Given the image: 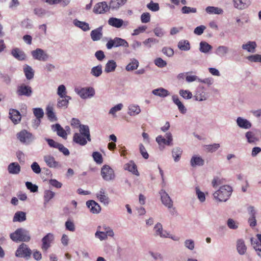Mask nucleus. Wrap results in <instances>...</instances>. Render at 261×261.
<instances>
[{
    "mask_svg": "<svg viewBox=\"0 0 261 261\" xmlns=\"http://www.w3.org/2000/svg\"><path fill=\"white\" fill-rule=\"evenodd\" d=\"M10 238L15 242H28L31 240L29 231L23 228H17L14 232L10 234Z\"/></svg>",
    "mask_w": 261,
    "mask_h": 261,
    "instance_id": "f257e3e1",
    "label": "nucleus"
},
{
    "mask_svg": "<svg viewBox=\"0 0 261 261\" xmlns=\"http://www.w3.org/2000/svg\"><path fill=\"white\" fill-rule=\"evenodd\" d=\"M232 191V188L228 185L221 186L216 191L213 196L215 199L219 201H226L230 196Z\"/></svg>",
    "mask_w": 261,
    "mask_h": 261,
    "instance_id": "f03ea898",
    "label": "nucleus"
},
{
    "mask_svg": "<svg viewBox=\"0 0 261 261\" xmlns=\"http://www.w3.org/2000/svg\"><path fill=\"white\" fill-rule=\"evenodd\" d=\"M75 92L82 99H87L93 97L95 94L94 89L91 87H86L84 88H76Z\"/></svg>",
    "mask_w": 261,
    "mask_h": 261,
    "instance_id": "7ed1b4c3",
    "label": "nucleus"
},
{
    "mask_svg": "<svg viewBox=\"0 0 261 261\" xmlns=\"http://www.w3.org/2000/svg\"><path fill=\"white\" fill-rule=\"evenodd\" d=\"M128 42L125 39L119 37H115L114 39H110L106 44L107 48L108 49H110L113 47H118L122 46L124 47H128Z\"/></svg>",
    "mask_w": 261,
    "mask_h": 261,
    "instance_id": "20e7f679",
    "label": "nucleus"
},
{
    "mask_svg": "<svg viewBox=\"0 0 261 261\" xmlns=\"http://www.w3.org/2000/svg\"><path fill=\"white\" fill-rule=\"evenodd\" d=\"M32 254L31 250L29 248L28 245L24 243H22L15 252V255L18 257L24 258L28 259L30 258Z\"/></svg>",
    "mask_w": 261,
    "mask_h": 261,
    "instance_id": "39448f33",
    "label": "nucleus"
},
{
    "mask_svg": "<svg viewBox=\"0 0 261 261\" xmlns=\"http://www.w3.org/2000/svg\"><path fill=\"white\" fill-rule=\"evenodd\" d=\"M101 175L106 181H110L115 177L114 171L109 165H103L101 169Z\"/></svg>",
    "mask_w": 261,
    "mask_h": 261,
    "instance_id": "423d86ee",
    "label": "nucleus"
},
{
    "mask_svg": "<svg viewBox=\"0 0 261 261\" xmlns=\"http://www.w3.org/2000/svg\"><path fill=\"white\" fill-rule=\"evenodd\" d=\"M156 141L160 146V149H163L164 147L162 146V145H166L167 146L172 145L173 138L171 133L168 132L165 134V138L161 135L158 136L156 138Z\"/></svg>",
    "mask_w": 261,
    "mask_h": 261,
    "instance_id": "0eeeda50",
    "label": "nucleus"
},
{
    "mask_svg": "<svg viewBox=\"0 0 261 261\" xmlns=\"http://www.w3.org/2000/svg\"><path fill=\"white\" fill-rule=\"evenodd\" d=\"M16 93L18 96L29 97L33 94V90L31 86L21 84L17 86Z\"/></svg>",
    "mask_w": 261,
    "mask_h": 261,
    "instance_id": "6e6552de",
    "label": "nucleus"
},
{
    "mask_svg": "<svg viewBox=\"0 0 261 261\" xmlns=\"http://www.w3.org/2000/svg\"><path fill=\"white\" fill-rule=\"evenodd\" d=\"M31 55L35 60L46 61L49 58V55L42 49L37 48L31 51Z\"/></svg>",
    "mask_w": 261,
    "mask_h": 261,
    "instance_id": "1a4fd4ad",
    "label": "nucleus"
},
{
    "mask_svg": "<svg viewBox=\"0 0 261 261\" xmlns=\"http://www.w3.org/2000/svg\"><path fill=\"white\" fill-rule=\"evenodd\" d=\"M17 136L21 142L26 144L30 143L34 140L32 134L26 130L20 132L17 134Z\"/></svg>",
    "mask_w": 261,
    "mask_h": 261,
    "instance_id": "9d476101",
    "label": "nucleus"
},
{
    "mask_svg": "<svg viewBox=\"0 0 261 261\" xmlns=\"http://www.w3.org/2000/svg\"><path fill=\"white\" fill-rule=\"evenodd\" d=\"M55 239L54 235L51 233H48L42 239L41 248L44 251H46L50 247L51 243Z\"/></svg>",
    "mask_w": 261,
    "mask_h": 261,
    "instance_id": "9b49d317",
    "label": "nucleus"
},
{
    "mask_svg": "<svg viewBox=\"0 0 261 261\" xmlns=\"http://www.w3.org/2000/svg\"><path fill=\"white\" fill-rule=\"evenodd\" d=\"M162 203L168 208L173 206V201L167 193L163 189L160 192Z\"/></svg>",
    "mask_w": 261,
    "mask_h": 261,
    "instance_id": "f8f14e48",
    "label": "nucleus"
},
{
    "mask_svg": "<svg viewBox=\"0 0 261 261\" xmlns=\"http://www.w3.org/2000/svg\"><path fill=\"white\" fill-rule=\"evenodd\" d=\"M110 8L106 2L96 4L93 8V12L96 14H101L107 12Z\"/></svg>",
    "mask_w": 261,
    "mask_h": 261,
    "instance_id": "ddd939ff",
    "label": "nucleus"
},
{
    "mask_svg": "<svg viewBox=\"0 0 261 261\" xmlns=\"http://www.w3.org/2000/svg\"><path fill=\"white\" fill-rule=\"evenodd\" d=\"M51 129L53 132H56L57 135L64 139L67 138V133L66 130L59 123L51 125Z\"/></svg>",
    "mask_w": 261,
    "mask_h": 261,
    "instance_id": "4468645a",
    "label": "nucleus"
},
{
    "mask_svg": "<svg viewBox=\"0 0 261 261\" xmlns=\"http://www.w3.org/2000/svg\"><path fill=\"white\" fill-rule=\"evenodd\" d=\"M86 205L93 214H98L101 211V207L94 200H90L86 202Z\"/></svg>",
    "mask_w": 261,
    "mask_h": 261,
    "instance_id": "2eb2a0df",
    "label": "nucleus"
},
{
    "mask_svg": "<svg viewBox=\"0 0 261 261\" xmlns=\"http://www.w3.org/2000/svg\"><path fill=\"white\" fill-rule=\"evenodd\" d=\"M96 197L99 201L105 205H108L110 203V199L108 194L106 193L103 189H100L99 191L97 193Z\"/></svg>",
    "mask_w": 261,
    "mask_h": 261,
    "instance_id": "dca6fc26",
    "label": "nucleus"
},
{
    "mask_svg": "<svg viewBox=\"0 0 261 261\" xmlns=\"http://www.w3.org/2000/svg\"><path fill=\"white\" fill-rule=\"evenodd\" d=\"M43 160L50 168H55L60 166L59 162L55 160V158L51 155H46L43 156Z\"/></svg>",
    "mask_w": 261,
    "mask_h": 261,
    "instance_id": "f3484780",
    "label": "nucleus"
},
{
    "mask_svg": "<svg viewBox=\"0 0 261 261\" xmlns=\"http://www.w3.org/2000/svg\"><path fill=\"white\" fill-rule=\"evenodd\" d=\"M9 118L15 124H16L20 121L21 116L18 110L11 109L9 111Z\"/></svg>",
    "mask_w": 261,
    "mask_h": 261,
    "instance_id": "a211bd4d",
    "label": "nucleus"
},
{
    "mask_svg": "<svg viewBox=\"0 0 261 261\" xmlns=\"http://www.w3.org/2000/svg\"><path fill=\"white\" fill-rule=\"evenodd\" d=\"M234 7L239 10L247 8L251 4L250 0H233Z\"/></svg>",
    "mask_w": 261,
    "mask_h": 261,
    "instance_id": "6ab92c4d",
    "label": "nucleus"
},
{
    "mask_svg": "<svg viewBox=\"0 0 261 261\" xmlns=\"http://www.w3.org/2000/svg\"><path fill=\"white\" fill-rule=\"evenodd\" d=\"M153 230L155 231L154 236H159L163 238H167L168 232L166 230H163L161 223L159 222L156 223L153 228Z\"/></svg>",
    "mask_w": 261,
    "mask_h": 261,
    "instance_id": "aec40b11",
    "label": "nucleus"
},
{
    "mask_svg": "<svg viewBox=\"0 0 261 261\" xmlns=\"http://www.w3.org/2000/svg\"><path fill=\"white\" fill-rule=\"evenodd\" d=\"M248 211L250 217L248 219V223L250 227H253L256 225V220L255 218L256 211L253 206H250L248 207Z\"/></svg>",
    "mask_w": 261,
    "mask_h": 261,
    "instance_id": "412c9836",
    "label": "nucleus"
},
{
    "mask_svg": "<svg viewBox=\"0 0 261 261\" xmlns=\"http://www.w3.org/2000/svg\"><path fill=\"white\" fill-rule=\"evenodd\" d=\"M237 125L241 128L249 129L252 126L251 123L246 119L239 117L236 120Z\"/></svg>",
    "mask_w": 261,
    "mask_h": 261,
    "instance_id": "4be33fe9",
    "label": "nucleus"
},
{
    "mask_svg": "<svg viewBox=\"0 0 261 261\" xmlns=\"http://www.w3.org/2000/svg\"><path fill=\"white\" fill-rule=\"evenodd\" d=\"M73 141L76 144L84 146L87 143L88 140L82 134L76 133L73 135Z\"/></svg>",
    "mask_w": 261,
    "mask_h": 261,
    "instance_id": "5701e85b",
    "label": "nucleus"
},
{
    "mask_svg": "<svg viewBox=\"0 0 261 261\" xmlns=\"http://www.w3.org/2000/svg\"><path fill=\"white\" fill-rule=\"evenodd\" d=\"M204 164V161L202 158L198 155H194L190 160V165L192 167H195L197 166H202Z\"/></svg>",
    "mask_w": 261,
    "mask_h": 261,
    "instance_id": "b1692460",
    "label": "nucleus"
},
{
    "mask_svg": "<svg viewBox=\"0 0 261 261\" xmlns=\"http://www.w3.org/2000/svg\"><path fill=\"white\" fill-rule=\"evenodd\" d=\"M91 37L93 41L99 40L102 36V27H100L91 32Z\"/></svg>",
    "mask_w": 261,
    "mask_h": 261,
    "instance_id": "393cba45",
    "label": "nucleus"
},
{
    "mask_svg": "<svg viewBox=\"0 0 261 261\" xmlns=\"http://www.w3.org/2000/svg\"><path fill=\"white\" fill-rule=\"evenodd\" d=\"M194 97L196 100L200 101L205 100L207 99V96L204 91V88L199 87L196 92Z\"/></svg>",
    "mask_w": 261,
    "mask_h": 261,
    "instance_id": "a878e982",
    "label": "nucleus"
},
{
    "mask_svg": "<svg viewBox=\"0 0 261 261\" xmlns=\"http://www.w3.org/2000/svg\"><path fill=\"white\" fill-rule=\"evenodd\" d=\"M21 167L19 164L16 162L10 163L8 167V171L9 173L13 174H17L20 171Z\"/></svg>",
    "mask_w": 261,
    "mask_h": 261,
    "instance_id": "bb28decb",
    "label": "nucleus"
},
{
    "mask_svg": "<svg viewBox=\"0 0 261 261\" xmlns=\"http://www.w3.org/2000/svg\"><path fill=\"white\" fill-rule=\"evenodd\" d=\"M228 47L225 45H220L215 50V54L221 58L225 57L229 52Z\"/></svg>",
    "mask_w": 261,
    "mask_h": 261,
    "instance_id": "cd10ccee",
    "label": "nucleus"
},
{
    "mask_svg": "<svg viewBox=\"0 0 261 261\" xmlns=\"http://www.w3.org/2000/svg\"><path fill=\"white\" fill-rule=\"evenodd\" d=\"M80 132L84 137L86 138L87 140L90 142L91 141L89 127L86 125H80Z\"/></svg>",
    "mask_w": 261,
    "mask_h": 261,
    "instance_id": "c85d7f7f",
    "label": "nucleus"
},
{
    "mask_svg": "<svg viewBox=\"0 0 261 261\" xmlns=\"http://www.w3.org/2000/svg\"><path fill=\"white\" fill-rule=\"evenodd\" d=\"M127 0H111L109 3V8L112 10H118L123 6Z\"/></svg>",
    "mask_w": 261,
    "mask_h": 261,
    "instance_id": "c756f323",
    "label": "nucleus"
},
{
    "mask_svg": "<svg viewBox=\"0 0 261 261\" xmlns=\"http://www.w3.org/2000/svg\"><path fill=\"white\" fill-rule=\"evenodd\" d=\"M140 107L137 105L132 104L128 107L127 114L131 116L138 115L141 112Z\"/></svg>",
    "mask_w": 261,
    "mask_h": 261,
    "instance_id": "7c9ffc66",
    "label": "nucleus"
},
{
    "mask_svg": "<svg viewBox=\"0 0 261 261\" xmlns=\"http://www.w3.org/2000/svg\"><path fill=\"white\" fill-rule=\"evenodd\" d=\"M11 54L18 60H24L26 58L25 53L18 48L13 49L11 51Z\"/></svg>",
    "mask_w": 261,
    "mask_h": 261,
    "instance_id": "2f4dec72",
    "label": "nucleus"
},
{
    "mask_svg": "<svg viewBox=\"0 0 261 261\" xmlns=\"http://www.w3.org/2000/svg\"><path fill=\"white\" fill-rule=\"evenodd\" d=\"M172 98L173 102L177 106L179 112L182 114H185L187 112V109L180 101L178 96L174 95L172 96Z\"/></svg>",
    "mask_w": 261,
    "mask_h": 261,
    "instance_id": "473e14b6",
    "label": "nucleus"
},
{
    "mask_svg": "<svg viewBox=\"0 0 261 261\" xmlns=\"http://www.w3.org/2000/svg\"><path fill=\"white\" fill-rule=\"evenodd\" d=\"M71 98V97L69 96H64L63 98L60 97L58 99L57 107L60 108H67L69 103V100Z\"/></svg>",
    "mask_w": 261,
    "mask_h": 261,
    "instance_id": "72a5a7b5",
    "label": "nucleus"
},
{
    "mask_svg": "<svg viewBox=\"0 0 261 261\" xmlns=\"http://www.w3.org/2000/svg\"><path fill=\"white\" fill-rule=\"evenodd\" d=\"M237 249L240 255H244L247 250L244 241L242 239H239L237 242Z\"/></svg>",
    "mask_w": 261,
    "mask_h": 261,
    "instance_id": "f704fd0d",
    "label": "nucleus"
},
{
    "mask_svg": "<svg viewBox=\"0 0 261 261\" xmlns=\"http://www.w3.org/2000/svg\"><path fill=\"white\" fill-rule=\"evenodd\" d=\"M212 48V46L205 41H201L199 43V50L202 53L208 54Z\"/></svg>",
    "mask_w": 261,
    "mask_h": 261,
    "instance_id": "c9c22d12",
    "label": "nucleus"
},
{
    "mask_svg": "<svg viewBox=\"0 0 261 261\" xmlns=\"http://www.w3.org/2000/svg\"><path fill=\"white\" fill-rule=\"evenodd\" d=\"M46 114L50 121H55L57 120V118L54 112L53 106L48 105L46 109Z\"/></svg>",
    "mask_w": 261,
    "mask_h": 261,
    "instance_id": "e433bc0d",
    "label": "nucleus"
},
{
    "mask_svg": "<svg viewBox=\"0 0 261 261\" xmlns=\"http://www.w3.org/2000/svg\"><path fill=\"white\" fill-rule=\"evenodd\" d=\"M108 23L110 25L117 28H120L123 25V20L121 19L112 17L109 19Z\"/></svg>",
    "mask_w": 261,
    "mask_h": 261,
    "instance_id": "4c0bfd02",
    "label": "nucleus"
},
{
    "mask_svg": "<svg viewBox=\"0 0 261 261\" xmlns=\"http://www.w3.org/2000/svg\"><path fill=\"white\" fill-rule=\"evenodd\" d=\"M116 67L117 64L114 60H109L105 65V72H106V73L113 72L115 71Z\"/></svg>",
    "mask_w": 261,
    "mask_h": 261,
    "instance_id": "58836bf2",
    "label": "nucleus"
},
{
    "mask_svg": "<svg viewBox=\"0 0 261 261\" xmlns=\"http://www.w3.org/2000/svg\"><path fill=\"white\" fill-rule=\"evenodd\" d=\"M178 48L182 51H188L191 48L190 43L187 40H181L177 44Z\"/></svg>",
    "mask_w": 261,
    "mask_h": 261,
    "instance_id": "ea45409f",
    "label": "nucleus"
},
{
    "mask_svg": "<svg viewBox=\"0 0 261 261\" xmlns=\"http://www.w3.org/2000/svg\"><path fill=\"white\" fill-rule=\"evenodd\" d=\"M26 220V214L22 211H18L15 213L13 217V222H21Z\"/></svg>",
    "mask_w": 261,
    "mask_h": 261,
    "instance_id": "a19ab883",
    "label": "nucleus"
},
{
    "mask_svg": "<svg viewBox=\"0 0 261 261\" xmlns=\"http://www.w3.org/2000/svg\"><path fill=\"white\" fill-rule=\"evenodd\" d=\"M256 47V42L254 41H249L246 44H244L242 48L250 53H254Z\"/></svg>",
    "mask_w": 261,
    "mask_h": 261,
    "instance_id": "79ce46f5",
    "label": "nucleus"
},
{
    "mask_svg": "<svg viewBox=\"0 0 261 261\" xmlns=\"http://www.w3.org/2000/svg\"><path fill=\"white\" fill-rule=\"evenodd\" d=\"M152 93L154 95H156L161 97H165L169 95L168 90L163 88H159L152 90Z\"/></svg>",
    "mask_w": 261,
    "mask_h": 261,
    "instance_id": "37998d69",
    "label": "nucleus"
},
{
    "mask_svg": "<svg viewBox=\"0 0 261 261\" xmlns=\"http://www.w3.org/2000/svg\"><path fill=\"white\" fill-rule=\"evenodd\" d=\"M205 11L210 14H222L223 13V10L221 8L214 6L207 7Z\"/></svg>",
    "mask_w": 261,
    "mask_h": 261,
    "instance_id": "c03bdc74",
    "label": "nucleus"
},
{
    "mask_svg": "<svg viewBox=\"0 0 261 261\" xmlns=\"http://www.w3.org/2000/svg\"><path fill=\"white\" fill-rule=\"evenodd\" d=\"M125 169L132 172L135 175H139L137 166L133 161H130L128 163L125 165Z\"/></svg>",
    "mask_w": 261,
    "mask_h": 261,
    "instance_id": "a18cd8bd",
    "label": "nucleus"
},
{
    "mask_svg": "<svg viewBox=\"0 0 261 261\" xmlns=\"http://www.w3.org/2000/svg\"><path fill=\"white\" fill-rule=\"evenodd\" d=\"M23 71L27 80H31L33 79L34 71L31 66L27 65L23 68Z\"/></svg>",
    "mask_w": 261,
    "mask_h": 261,
    "instance_id": "49530a36",
    "label": "nucleus"
},
{
    "mask_svg": "<svg viewBox=\"0 0 261 261\" xmlns=\"http://www.w3.org/2000/svg\"><path fill=\"white\" fill-rule=\"evenodd\" d=\"M250 241L252 246L256 251L257 255L261 257V245H260L257 242V240L255 238H251Z\"/></svg>",
    "mask_w": 261,
    "mask_h": 261,
    "instance_id": "de8ad7c7",
    "label": "nucleus"
},
{
    "mask_svg": "<svg viewBox=\"0 0 261 261\" xmlns=\"http://www.w3.org/2000/svg\"><path fill=\"white\" fill-rule=\"evenodd\" d=\"M182 152V149L179 147H175L173 149L172 151V156L175 162H177L179 161Z\"/></svg>",
    "mask_w": 261,
    "mask_h": 261,
    "instance_id": "09e8293b",
    "label": "nucleus"
},
{
    "mask_svg": "<svg viewBox=\"0 0 261 261\" xmlns=\"http://www.w3.org/2000/svg\"><path fill=\"white\" fill-rule=\"evenodd\" d=\"M131 62L126 66L125 69L127 71H133L137 69L139 66V62L136 59L130 60Z\"/></svg>",
    "mask_w": 261,
    "mask_h": 261,
    "instance_id": "8fccbe9b",
    "label": "nucleus"
},
{
    "mask_svg": "<svg viewBox=\"0 0 261 261\" xmlns=\"http://www.w3.org/2000/svg\"><path fill=\"white\" fill-rule=\"evenodd\" d=\"M102 73V65L100 64L92 67L90 71V74L95 77H99Z\"/></svg>",
    "mask_w": 261,
    "mask_h": 261,
    "instance_id": "3c124183",
    "label": "nucleus"
},
{
    "mask_svg": "<svg viewBox=\"0 0 261 261\" xmlns=\"http://www.w3.org/2000/svg\"><path fill=\"white\" fill-rule=\"evenodd\" d=\"M74 24L75 26L80 28L84 31H87L90 30L89 24L87 22L75 19L74 21Z\"/></svg>",
    "mask_w": 261,
    "mask_h": 261,
    "instance_id": "603ef678",
    "label": "nucleus"
},
{
    "mask_svg": "<svg viewBox=\"0 0 261 261\" xmlns=\"http://www.w3.org/2000/svg\"><path fill=\"white\" fill-rule=\"evenodd\" d=\"M245 137L249 143H254L258 140L252 132H247L245 134Z\"/></svg>",
    "mask_w": 261,
    "mask_h": 261,
    "instance_id": "864d4df0",
    "label": "nucleus"
},
{
    "mask_svg": "<svg viewBox=\"0 0 261 261\" xmlns=\"http://www.w3.org/2000/svg\"><path fill=\"white\" fill-rule=\"evenodd\" d=\"M159 42V40L154 38H149L143 42V44L148 48L152 46V44H156Z\"/></svg>",
    "mask_w": 261,
    "mask_h": 261,
    "instance_id": "5fc2aeb1",
    "label": "nucleus"
},
{
    "mask_svg": "<svg viewBox=\"0 0 261 261\" xmlns=\"http://www.w3.org/2000/svg\"><path fill=\"white\" fill-rule=\"evenodd\" d=\"M227 225L231 229H237L239 227V223L233 219L229 218L227 221Z\"/></svg>",
    "mask_w": 261,
    "mask_h": 261,
    "instance_id": "6e6d98bb",
    "label": "nucleus"
},
{
    "mask_svg": "<svg viewBox=\"0 0 261 261\" xmlns=\"http://www.w3.org/2000/svg\"><path fill=\"white\" fill-rule=\"evenodd\" d=\"M54 196L55 193L54 192L50 190H45L44 194V204L48 203Z\"/></svg>",
    "mask_w": 261,
    "mask_h": 261,
    "instance_id": "4d7b16f0",
    "label": "nucleus"
},
{
    "mask_svg": "<svg viewBox=\"0 0 261 261\" xmlns=\"http://www.w3.org/2000/svg\"><path fill=\"white\" fill-rule=\"evenodd\" d=\"M181 12L182 14H185L195 13L197 12V9L193 7L184 6L181 9Z\"/></svg>",
    "mask_w": 261,
    "mask_h": 261,
    "instance_id": "13d9d810",
    "label": "nucleus"
},
{
    "mask_svg": "<svg viewBox=\"0 0 261 261\" xmlns=\"http://www.w3.org/2000/svg\"><path fill=\"white\" fill-rule=\"evenodd\" d=\"M179 94L184 98L186 99H191L192 97V93L187 90H180L179 91Z\"/></svg>",
    "mask_w": 261,
    "mask_h": 261,
    "instance_id": "bf43d9fd",
    "label": "nucleus"
},
{
    "mask_svg": "<svg viewBox=\"0 0 261 261\" xmlns=\"http://www.w3.org/2000/svg\"><path fill=\"white\" fill-rule=\"evenodd\" d=\"M153 32L156 37L160 38L163 37L165 34V31H164V30L163 28L159 27H155L153 30Z\"/></svg>",
    "mask_w": 261,
    "mask_h": 261,
    "instance_id": "052dcab7",
    "label": "nucleus"
},
{
    "mask_svg": "<svg viewBox=\"0 0 261 261\" xmlns=\"http://www.w3.org/2000/svg\"><path fill=\"white\" fill-rule=\"evenodd\" d=\"M123 108V105L122 103H119L114 107H112L109 111V114H112L113 116H116V113L118 111L121 110Z\"/></svg>",
    "mask_w": 261,
    "mask_h": 261,
    "instance_id": "680f3d73",
    "label": "nucleus"
},
{
    "mask_svg": "<svg viewBox=\"0 0 261 261\" xmlns=\"http://www.w3.org/2000/svg\"><path fill=\"white\" fill-rule=\"evenodd\" d=\"M147 7L153 12L158 11L160 9L159 4L152 1L147 5Z\"/></svg>",
    "mask_w": 261,
    "mask_h": 261,
    "instance_id": "e2e57ef3",
    "label": "nucleus"
},
{
    "mask_svg": "<svg viewBox=\"0 0 261 261\" xmlns=\"http://www.w3.org/2000/svg\"><path fill=\"white\" fill-rule=\"evenodd\" d=\"M33 113L37 119H41L44 116V112L42 109L40 108H34Z\"/></svg>",
    "mask_w": 261,
    "mask_h": 261,
    "instance_id": "0e129e2a",
    "label": "nucleus"
},
{
    "mask_svg": "<svg viewBox=\"0 0 261 261\" xmlns=\"http://www.w3.org/2000/svg\"><path fill=\"white\" fill-rule=\"evenodd\" d=\"M206 150L210 152L216 151L219 147L220 144L218 143H214L213 144L206 145L205 146Z\"/></svg>",
    "mask_w": 261,
    "mask_h": 261,
    "instance_id": "69168bd1",
    "label": "nucleus"
},
{
    "mask_svg": "<svg viewBox=\"0 0 261 261\" xmlns=\"http://www.w3.org/2000/svg\"><path fill=\"white\" fill-rule=\"evenodd\" d=\"M92 156L95 162L97 164H101L103 162L102 155L99 152L95 151L92 153Z\"/></svg>",
    "mask_w": 261,
    "mask_h": 261,
    "instance_id": "338daca9",
    "label": "nucleus"
},
{
    "mask_svg": "<svg viewBox=\"0 0 261 261\" xmlns=\"http://www.w3.org/2000/svg\"><path fill=\"white\" fill-rule=\"evenodd\" d=\"M247 59L251 62L261 63V55L255 54L251 55L247 57Z\"/></svg>",
    "mask_w": 261,
    "mask_h": 261,
    "instance_id": "774afa93",
    "label": "nucleus"
}]
</instances>
